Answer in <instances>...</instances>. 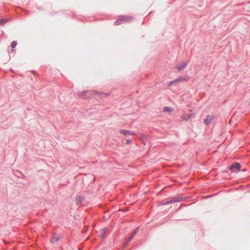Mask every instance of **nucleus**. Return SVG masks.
I'll return each mask as SVG.
<instances>
[{
	"mask_svg": "<svg viewBox=\"0 0 250 250\" xmlns=\"http://www.w3.org/2000/svg\"><path fill=\"white\" fill-rule=\"evenodd\" d=\"M99 91L96 90H83L77 92V96L82 99H89L95 96Z\"/></svg>",
	"mask_w": 250,
	"mask_h": 250,
	"instance_id": "1",
	"label": "nucleus"
},
{
	"mask_svg": "<svg viewBox=\"0 0 250 250\" xmlns=\"http://www.w3.org/2000/svg\"><path fill=\"white\" fill-rule=\"evenodd\" d=\"M240 167L241 165L239 163H235L229 167V169L232 172H238L240 170Z\"/></svg>",
	"mask_w": 250,
	"mask_h": 250,
	"instance_id": "2",
	"label": "nucleus"
},
{
	"mask_svg": "<svg viewBox=\"0 0 250 250\" xmlns=\"http://www.w3.org/2000/svg\"><path fill=\"white\" fill-rule=\"evenodd\" d=\"M188 64L187 61H183L181 63L178 64L176 68L179 71H181L184 69Z\"/></svg>",
	"mask_w": 250,
	"mask_h": 250,
	"instance_id": "3",
	"label": "nucleus"
},
{
	"mask_svg": "<svg viewBox=\"0 0 250 250\" xmlns=\"http://www.w3.org/2000/svg\"><path fill=\"white\" fill-rule=\"evenodd\" d=\"M120 132L125 136L133 135L135 134V133L133 132H132L130 130L125 129H121L120 130Z\"/></svg>",
	"mask_w": 250,
	"mask_h": 250,
	"instance_id": "4",
	"label": "nucleus"
},
{
	"mask_svg": "<svg viewBox=\"0 0 250 250\" xmlns=\"http://www.w3.org/2000/svg\"><path fill=\"white\" fill-rule=\"evenodd\" d=\"M95 95H97L99 99L102 100L104 98L108 97L109 95V94L103 92H99V93H96Z\"/></svg>",
	"mask_w": 250,
	"mask_h": 250,
	"instance_id": "5",
	"label": "nucleus"
},
{
	"mask_svg": "<svg viewBox=\"0 0 250 250\" xmlns=\"http://www.w3.org/2000/svg\"><path fill=\"white\" fill-rule=\"evenodd\" d=\"M191 117V114H184L181 117V119L185 121H188Z\"/></svg>",
	"mask_w": 250,
	"mask_h": 250,
	"instance_id": "6",
	"label": "nucleus"
},
{
	"mask_svg": "<svg viewBox=\"0 0 250 250\" xmlns=\"http://www.w3.org/2000/svg\"><path fill=\"white\" fill-rule=\"evenodd\" d=\"M212 120V118L209 116H208L204 120V123L206 125L209 124Z\"/></svg>",
	"mask_w": 250,
	"mask_h": 250,
	"instance_id": "7",
	"label": "nucleus"
},
{
	"mask_svg": "<svg viewBox=\"0 0 250 250\" xmlns=\"http://www.w3.org/2000/svg\"><path fill=\"white\" fill-rule=\"evenodd\" d=\"M179 198L177 197H174L172 198L171 200L168 201L167 203H165L164 204H167L169 203H175L177 202H179Z\"/></svg>",
	"mask_w": 250,
	"mask_h": 250,
	"instance_id": "8",
	"label": "nucleus"
},
{
	"mask_svg": "<svg viewBox=\"0 0 250 250\" xmlns=\"http://www.w3.org/2000/svg\"><path fill=\"white\" fill-rule=\"evenodd\" d=\"M189 78L188 76H186V77H183V78H180L179 79L175 80L174 81V82H178L179 81H188L189 80Z\"/></svg>",
	"mask_w": 250,
	"mask_h": 250,
	"instance_id": "9",
	"label": "nucleus"
},
{
	"mask_svg": "<svg viewBox=\"0 0 250 250\" xmlns=\"http://www.w3.org/2000/svg\"><path fill=\"white\" fill-rule=\"evenodd\" d=\"M137 231V230H134V231L133 232L132 235L129 238L128 240L126 241V242L125 243V245H127L128 243L132 239L133 236L135 235Z\"/></svg>",
	"mask_w": 250,
	"mask_h": 250,
	"instance_id": "10",
	"label": "nucleus"
},
{
	"mask_svg": "<svg viewBox=\"0 0 250 250\" xmlns=\"http://www.w3.org/2000/svg\"><path fill=\"white\" fill-rule=\"evenodd\" d=\"M17 44V42L16 41H13L12 42L11 46V47L13 48L11 50V51L12 52H14V50L13 49L16 46Z\"/></svg>",
	"mask_w": 250,
	"mask_h": 250,
	"instance_id": "11",
	"label": "nucleus"
},
{
	"mask_svg": "<svg viewBox=\"0 0 250 250\" xmlns=\"http://www.w3.org/2000/svg\"><path fill=\"white\" fill-rule=\"evenodd\" d=\"M171 111V109L168 107H165L163 109V111L165 112H170Z\"/></svg>",
	"mask_w": 250,
	"mask_h": 250,
	"instance_id": "12",
	"label": "nucleus"
},
{
	"mask_svg": "<svg viewBox=\"0 0 250 250\" xmlns=\"http://www.w3.org/2000/svg\"><path fill=\"white\" fill-rule=\"evenodd\" d=\"M131 143H132V140L131 139H126V143H125L126 144H130Z\"/></svg>",
	"mask_w": 250,
	"mask_h": 250,
	"instance_id": "13",
	"label": "nucleus"
},
{
	"mask_svg": "<svg viewBox=\"0 0 250 250\" xmlns=\"http://www.w3.org/2000/svg\"><path fill=\"white\" fill-rule=\"evenodd\" d=\"M58 240V239L57 237H53V238L52 239V242H55L56 241H57Z\"/></svg>",
	"mask_w": 250,
	"mask_h": 250,
	"instance_id": "14",
	"label": "nucleus"
},
{
	"mask_svg": "<svg viewBox=\"0 0 250 250\" xmlns=\"http://www.w3.org/2000/svg\"><path fill=\"white\" fill-rule=\"evenodd\" d=\"M5 20L4 19H0V25L2 24Z\"/></svg>",
	"mask_w": 250,
	"mask_h": 250,
	"instance_id": "15",
	"label": "nucleus"
}]
</instances>
